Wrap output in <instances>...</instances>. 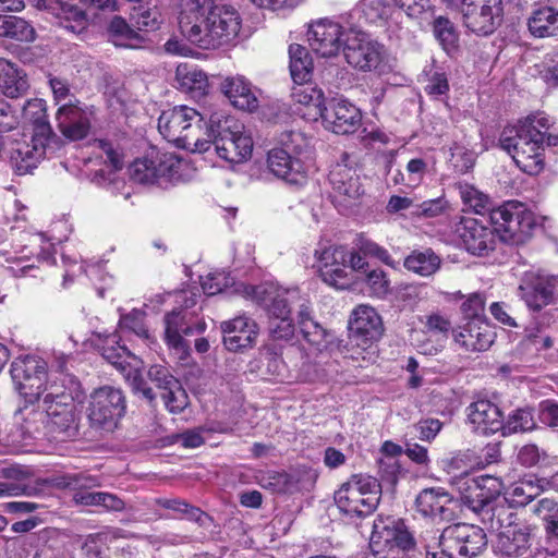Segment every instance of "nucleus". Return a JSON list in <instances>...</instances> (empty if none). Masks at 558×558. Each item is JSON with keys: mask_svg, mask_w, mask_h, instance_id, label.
<instances>
[{"mask_svg": "<svg viewBox=\"0 0 558 558\" xmlns=\"http://www.w3.org/2000/svg\"><path fill=\"white\" fill-rule=\"evenodd\" d=\"M463 496L486 529L497 531L494 550L501 557H519L530 548L529 527L515 522L517 514L506 500H497L501 484L493 476L468 480Z\"/></svg>", "mask_w": 558, "mask_h": 558, "instance_id": "obj_1", "label": "nucleus"}, {"mask_svg": "<svg viewBox=\"0 0 558 558\" xmlns=\"http://www.w3.org/2000/svg\"><path fill=\"white\" fill-rule=\"evenodd\" d=\"M493 229L475 219H466L459 229L461 241L468 252L483 256L495 248L496 234L502 242L520 243L530 233L532 219L522 205L509 202L490 210Z\"/></svg>", "mask_w": 558, "mask_h": 558, "instance_id": "obj_2", "label": "nucleus"}, {"mask_svg": "<svg viewBox=\"0 0 558 558\" xmlns=\"http://www.w3.org/2000/svg\"><path fill=\"white\" fill-rule=\"evenodd\" d=\"M499 146L523 172L536 175L545 167V146H558V133L549 117L544 113L532 114L521 121L517 130H504Z\"/></svg>", "mask_w": 558, "mask_h": 558, "instance_id": "obj_3", "label": "nucleus"}, {"mask_svg": "<svg viewBox=\"0 0 558 558\" xmlns=\"http://www.w3.org/2000/svg\"><path fill=\"white\" fill-rule=\"evenodd\" d=\"M24 114L26 119L33 121V135L29 141L13 140L7 150L9 162L17 174H25L35 169L44 159L47 149L54 143V135L47 121L46 107L41 100L28 101L24 108Z\"/></svg>", "mask_w": 558, "mask_h": 558, "instance_id": "obj_4", "label": "nucleus"}, {"mask_svg": "<svg viewBox=\"0 0 558 558\" xmlns=\"http://www.w3.org/2000/svg\"><path fill=\"white\" fill-rule=\"evenodd\" d=\"M204 150L215 145L218 156L229 162L240 163L252 156L253 140L243 123L222 112L210 114L204 131Z\"/></svg>", "mask_w": 558, "mask_h": 558, "instance_id": "obj_5", "label": "nucleus"}, {"mask_svg": "<svg viewBox=\"0 0 558 558\" xmlns=\"http://www.w3.org/2000/svg\"><path fill=\"white\" fill-rule=\"evenodd\" d=\"M241 29V16L230 5H217L195 23L183 22V36L202 49H217L234 40Z\"/></svg>", "mask_w": 558, "mask_h": 558, "instance_id": "obj_6", "label": "nucleus"}, {"mask_svg": "<svg viewBox=\"0 0 558 558\" xmlns=\"http://www.w3.org/2000/svg\"><path fill=\"white\" fill-rule=\"evenodd\" d=\"M279 146L268 151L269 171L291 185H303L307 180V140L300 132H286L280 135Z\"/></svg>", "mask_w": 558, "mask_h": 558, "instance_id": "obj_7", "label": "nucleus"}, {"mask_svg": "<svg viewBox=\"0 0 558 558\" xmlns=\"http://www.w3.org/2000/svg\"><path fill=\"white\" fill-rule=\"evenodd\" d=\"M315 266L320 279L337 290H345L355 281L354 272L366 267L365 258L338 244H322L315 252Z\"/></svg>", "mask_w": 558, "mask_h": 558, "instance_id": "obj_8", "label": "nucleus"}, {"mask_svg": "<svg viewBox=\"0 0 558 558\" xmlns=\"http://www.w3.org/2000/svg\"><path fill=\"white\" fill-rule=\"evenodd\" d=\"M203 117L195 109L187 106H177L162 111L158 119V130L169 142L178 147L194 146L196 150H204V131L201 125Z\"/></svg>", "mask_w": 558, "mask_h": 558, "instance_id": "obj_9", "label": "nucleus"}, {"mask_svg": "<svg viewBox=\"0 0 558 558\" xmlns=\"http://www.w3.org/2000/svg\"><path fill=\"white\" fill-rule=\"evenodd\" d=\"M381 494L379 482L369 475L357 474L335 493L341 512L351 517H366L378 507Z\"/></svg>", "mask_w": 558, "mask_h": 558, "instance_id": "obj_10", "label": "nucleus"}, {"mask_svg": "<svg viewBox=\"0 0 558 558\" xmlns=\"http://www.w3.org/2000/svg\"><path fill=\"white\" fill-rule=\"evenodd\" d=\"M46 428L59 440L75 437L78 432L77 413L71 393L57 384L49 386L44 397Z\"/></svg>", "mask_w": 558, "mask_h": 558, "instance_id": "obj_11", "label": "nucleus"}, {"mask_svg": "<svg viewBox=\"0 0 558 558\" xmlns=\"http://www.w3.org/2000/svg\"><path fill=\"white\" fill-rule=\"evenodd\" d=\"M181 160L173 154L151 150L130 167V175L140 184L167 187L180 179Z\"/></svg>", "mask_w": 558, "mask_h": 558, "instance_id": "obj_12", "label": "nucleus"}, {"mask_svg": "<svg viewBox=\"0 0 558 558\" xmlns=\"http://www.w3.org/2000/svg\"><path fill=\"white\" fill-rule=\"evenodd\" d=\"M458 9L463 25L477 36H488L501 24V0H441Z\"/></svg>", "mask_w": 558, "mask_h": 558, "instance_id": "obj_13", "label": "nucleus"}, {"mask_svg": "<svg viewBox=\"0 0 558 558\" xmlns=\"http://www.w3.org/2000/svg\"><path fill=\"white\" fill-rule=\"evenodd\" d=\"M126 410L122 390L104 386L96 389L89 398L87 417L90 426L104 432H113Z\"/></svg>", "mask_w": 558, "mask_h": 558, "instance_id": "obj_14", "label": "nucleus"}, {"mask_svg": "<svg viewBox=\"0 0 558 558\" xmlns=\"http://www.w3.org/2000/svg\"><path fill=\"white\" fill-rule=\"evenodd\" d=\"M10 374L20 395L31 403L36 402L44 391L48 392L52 384L47 381L46 362L35 355L14 359Z\"/></svg>", "mask_w": 558, "mask_h": 558, "instance_id": "obj_15", "label": "nucleus"}, {"mask_svg": "<svg viewBox=\"0 0 558 558\" xmlns=\"http://www.w3.org/2000/svg\"><path fill=\"white\" fill-rule=\"evenodd\" d=\"M487 545L483 527L474 524L458 523L442 530L439 546L457 558H473L482 553Z\"/></svg>", "mask_w": 558, "mask_h": 558, "instance_id": "obj_16", "label": "nucleus"}, {"mask_svg": "<svg viewBox=\"0 0 558 558\" xmlns=\"http://www.w3.org/2000/svg\"><path fill=\"white\" fill-rule=\"evenodd\" d=\"M414 545V537L402 520L378 515L374 521L369 546L375 554L386 549L392 551L395 548L405 551Z\"/></svg>", "mask_w": 558, "mask_h": 558, "instance_id": "obj_17", "label": "nucleus"}, {"mask_svg": "<svg viewBox=\"0 0 558 558\" xmlns=\"http://www.w3.org/2000/svg\"><path fill=\"white\" fill-rule=\"evenodd\" d=\"M347 62L360 71L376 70L385 54L384 47L361 32L350 29L343 46Z\"/></svg>", "mask_w": 558, "mask_h": 558, "instance_id": "obj_18", "label": "nucleus"}, {"mask_svg": "<svg viewBox=\"0 0 558 558\" xmlns=\"http://www.w3.org/2000/svg\"><path fill=\"white\" fill-rule=\"evenodd\" d=\"M384 332V324L377 311L369 305L356 306L349 319V338L352 345L372 349Z\"/></svg>", "mask_w": 558, "mask_h": 558, "instance_id": "obj_19", "label": "nucleus"}, {"mask_svg": "<svg viewBox=\"0 0 558 558\" xmlns=\"http://www.w3.org/2000/svg\"><path fill=\"white\" fill-rule=\"evenodd\" d=\"M347 34L343 27L329 19H320L311 23L307 40L314 52L324 58L336 56L344 46Z\"/></svg>", "mask_w": 558, "mask_h": 558, "instance_id": "obj_20", "label": "nucleus"}, {"mask_svg": "<svg viewBox=\"0 0 558 558\" xmlns=\"http://www.w3.org/2000/svg\"><path fill=\"white\" fill-rule=\"evenodd\" d=\"M220 330L223 345L230 352H243L252 349L258 335L257 324L245 315L222 322Z\"/></svg>", "mask_w": 558, "mask_h": 558, "instance_id": "obj_21", "label": "nucleus"}, {"mask_svg": "<svg viewBox=\"0 0 558 558\" xmlns=\"http://www.w3.org/2000/svg\"><path fill=\"white\" fill-rule=\"evenodd\" d=\"M327 129L337 134L353 133L361 124L362 114L356 106L344 98H333L320 116Z\"/></svg>", "mask_w": 558, "mask_h": 558, "instance_id": "obj_22", "label": "nucleus"}, {"mask_svg": "<svg viewBox=\"0 0 558 558\" xmlns=\"http://www.w3.org/2000/svg\"><path fill=\"white\" fill-rule=\"evenodd\" d=\"M92 111L80 102L65 104L56 113V121L62 135L71 141H80L90 130Z\"/></svg>", "mask_w": 558, "mask_h": 558, "instance_id": "obj_23", "label": "nucleus"}, {"mask_svg": "<svg viewBox=\"0 0 558 558\" xmlns=\"http://www.w3.org/2000/svg\"><path fill=\"white\" fill-rule=\"evenodd\" d=\"M554 278L532 271L524 274L519 286L520 298L533 311H539L550 304L554 299Z\"/></svg>", "mask_w": 558, "mask_h": 558, "instance_id": "obj_24", "label": "nucleus"}, {"mask_svg": "<svg viewBox=\"0 0 558 558\" xmlns=\"http://www.w3.org/2000/svg\"><path fill=\"white\" fill-rule=\"evenodd\" d=\"M456 343L468 352H483L495 341V331L488 322L464 323L452 330Z\"/></svg>", "mask_w": 558, "mask_h": 558, "instance_id": "obj_25", "label": "nucleus"}, {"mask_svg": "<svg viewBox=\"0 0 558 558\" xmlns=\"http://www.w3.org/2000/svg\"><path fill=\"white\" fill-rule=\"evenodd\" d=\"M206 329L205 322H198L195 327L187 324L186 314L183 312H171L165 317V341L169 348L177 351L183 359L187 354V345L182 335L201 333Z\"/></svg>", "mask_w": 558, "mask_h": 558, "instance_id": "obj_26", "label": "nucleus"}, {"mask_svg": "<svg viewBox=\"0 0 558 558\" xmlns=\"http://www.w3.org/2000/svg\"><path fill=\"white\" fill-rule=\"evenodd\" d=\"M468 418L476 433L488 435L502 432V413L495 403L487 399L472 402L468 407Z\"/></svg>", "mask_w": 558, "mask_h": 558, "instance_id": "obj_27", "label": "nucleus"}, {"mask_svg": "<svg viewBox=\"0 0 558 558\" xmlns=\"http://www.w3.org/2000/svg\"><path fill=\"white\" fill-rule=\"evenodd\" d=\"M23 241H27L26 244H14L10 251H5V262L9 264L7 270L14 277H26L33 276L32 272L36 270L34 263L28 264L31 256L35 255V246H39L43 242L41 234H23Z\"/></svg>", "mask_w": 558, "mask_h": 558, "instance_id": "obj_28", "label": "nucleus"}, {"mask_svg": "<svg viewBox=\"0 0 558 558\" xmlns=\"http://www.w3.org/2000/svg\"><path fill=\"white\" fill-rule=\"evenodd\" d=\"M221 88L230 102L240 110L252 112L259 106L257 89L244 76L225 78Z\"/></svg>", "mask_w": 558, "mask_h": 558, "instance_id": "obj_29", "label": "nucleus"}, {"mask_svg": "<svg viewBox=\"0 0 558 558\" xmlns=\"http://www.w3.org/2000/svg\"><path fill=\"white\" fill-rule=\"evenodd\" d=\"M291 299H298L300 302L298 311V324L304 339L318 349L326 345L327 332L311 316L310 302L305 295H302L299 289L288 292Z\"/></svg>", "mask_w": 558, "mask_h": 558, "instance_id": "obj_30", "label": "nucleus"}, {"mask_svg": "<svg viewBox=\"0 0 558 558\" xmlns=\"http://www.w3.org/2000/svg\"><path fill=\"white\" fill-rule=\"evenodd\" d=\"M425 328L423 331L425 338L421 339V354H436L444 347L451 324L444 316L435 314L427 318Z\"/></svg>", "mask_w": 558, "mask_h": 558, "instance_id": "obj_31", "label": "nucleus"}, {"mask_svg": "<svg viewBox=\"0 0 558 558\" xmlns=\"http://www.w3.org/2000/svg\"><path fill=\"white\" fill-rule=\"evenodd\" d=\"M294 84L291 96L295 102L307 109L304 116L311 120L320 118L327 106L323 90L310 81Z\"/></svg>", "mask_w": 558, "mask_h": 558, "instance_id": "obj_32", "label": "nucleus"}, {"mask_svg": "<svg viewBox=\"0 0 558 558\" xmlns=\"http://www.w3.org/2000/svg\"><path fill=\"white\" fill-rule=\"evenodd\" d=\"M329 182L335 197L356 199L363 193L360 179L355 171L342 165H336L329 172Z\"/></svg>", "mask_w": 558, "mask_h": 558, "instance_id": "obj_33", "label": "nucleus"}, {"mask_svg": "<svg viewBox=\"0 0 558 558\" xmlns=\"http://www.w3.org/2000/svg\"><path fill=\"white\" fill-rule=\"evenodd\" d=\"M80 3L81 0H56L53 8L60 25L74 34H81L88 25L87 15Z\"/></svg>", "mask_w": 558, "mask_h": 558, "instance_id": "obj_34", "label": "nucleus"}, {"mask_svg": "<svg viewBox=\"0 0 558 558\" xmlns=\"http://www.w3.org/2000/svg\"><path fill=\"white\" fill-rule=\"evenodd\" d=\"M2 477L8 486L13 488L10 490L13 497L35 496L40 490L33 472L26 466L4 468L2 469Z\"/></svg>", "mask_w": 558, "mask_h": 558, "instance_id": "obj_35", "label": "nucleus"}, {"mask_svg": "<svg viewBox=\"0 0 558 558\" xmlns=\"http://www.w3.org/2000/svg\"><path fill=\"white\" fill-rule=\"evenodd\" d=\"M293 289L294 288L277 290L276 292H272L268 291L265 287H257L254 289V292L258 296L262 294H267L266 298L262 299V302L270 318H276L290 316L292 307L299 308L300 302L298 299H291L288 294V292Z\"/></svg>", "mask_w": 558, "mask_h": 558, "instance_id": "obj_36", "label": "nucleus"}, {"mask_svg": "<svg viewBox=\"0 0 558 558\" xmlns=\"http://www.w3.org/2000/svg\"><path fill=\"white\" fill-rule=\"evenodd\" d=\"M109 40L120 48L138 49L143 47L145 37L134 31L124 19L114 16L108 26Z\"/></svg>", "mask_w": 558, "mask_h": 558, "instance_id": "obj_37", "label": "nucleus"}, {"mask_svg": "<svg viewBox=\"0 0 558 558\" xmlns=\"http://www.w3.org/2000/svg\"><path fill=\"white\" fill-rule=\"evenodd\" d=\"M532 36L545 38L558 34V11L551 7H541L532 12L527 20Z\"/></svg>", "mask_w": 558, "mask_h": 558, "instance_id": "obj_38", "label": "nucleus"}, {"mask_svg": "<svg viewBox=\"0 0 558 558\" xmlns=\"http://www.w3.org/2000/svg\"><path fill=\"white\" fill-rule=\"evenodd\" d=\"M449 501L448 495L444 492L424 488L421 490V515L430 518L433 522H441L447 518L446 505Z\"/></svg>", "mask_w": 558, "mask_h": 558, "instance_id": "obj_39", "label": "nucleus"}, {"mask_svg": "<svg viewBox=\"0 0 558 558\" xmlns=\"http://www.w3.org/2000/svg\"><path fill=\"white\" fill-rule=\"evenodd\" d=\"M28 87L24 71L8 60L0 81L1 94L8 98H19L26 94Z\"/></svg>", "mask_w": 558, "mask_h": 558, "instance_id": "obj_40", "label": "nucleus"}, {"mask_svg": "<svg viewBox=\"0 0 558 558\" xmlns=\"http://www.w3.org/2000/svg\"><path fill=\"white\" fill-rule=\"evenodd\" d=\"M290 73L294 83H304L310 81L313 62L307 49L299 44H292L289 47Z\"/></svg>", "mask_w": 558, "mask_h": 558, "instance_id": "obj_41", "label": "nucleus"}, {"mask_svg": "<svg viewBox=\"0 0 558 558\" xmlns=\"http://www.w3.org/2000/svg\"><path fill=\"white\" fill-rule=\"evenodd\" d=\"M554 344L553 338L539 328L525 329L524 335L518 343L517 350L526 356H536L542 351L550 349Z\"/></svg>", "mask_w": 558, "mask_h": 558, "instance_id": "obj_42", "label": "nucleus"}, {"mask_svg": "<svg viewBox=\"0 0 558 558\" xmlns=\"http://www.w3.org/2000/svg\"><path fill=\"white\" fill-rule=\"evenodd\" d=\"M25 404L20 407L14 413V424L21 428L23 437H32L39 430L44 418V412L34 407L35 402L24 399Z\"/></svg>", "mask_w": 558, "mask_h": 558, "instance_id": "obj_43", "label": "nucleus"}, {"mask_svg": "<svg viewBox=\"0 0 558 558\" xmlns=\"http://www.w3.org/2000/svg\"><path fill=\"white\" fill-rule=\"evenodd\" d=\"M433 34L447 53L457 51L459 47V33L454 24L446 16H437L432 23Z\"/></svg>", "mask_w": 558, "mask_h": 558, "instance_id": "obj_44", "label": "nucleus"}, {"mask_svg": "<svg viewBox=\"0 0 558 558\" xmlns=\"http://www.w3.org/2000/svg\"><path fill=\"white\" fill-rule=\"evenodd\" d=\"M180 87L186 92L201 90L207 85L206 74L194 65L181 63L175 71Z\"/></svg>", "mask_w": 558, "mask_h": 558, "instance_id": "obj_45", "label": "nucleus"}, {"mask_svg": "<svg viewBox=\"0 0 558 558\" xmlns=\"http://www.w3.org/2000/svg\"><path fill=\"white\" fill-rule=\"evenodd\" d=\"M426 75V85L424 87L426 94L434 98L446 95L449 92V83L447 71L444 66L437 65L433 60L429 69L424 70Z\"/></svg>", "mask_w": 558, "mask_h": 558, "instance_id": "obj_46", "label": "nucleus"}, {"mask_svg": "<svg viewBox=\"0 0 558 558\" xmlns=\"http://www.w3.org/2000/svg\"><path fill=\"white\" fill-rule=\"evenodd\" d=\"M486 298L483 293L469 294L460 305L462 318L465 323L487 322L485 317Z\"/></svg>", "mask_w": 558, "mask_h": 558, "instance_id": "obj_47", "label": "nucleus"}, {"mask_svg": "<svg viewBox=\"0 0 558 558\" xmlns=\"http://www.w3.org/2000/svg\"><path fill=\"white\" fill-rule=\"evenodd\" d=\"M215 0H182L181 11L179 14V26L183 33V22L195 23L197 19L216 8Z\"/></svg>", "mask_w": 558, "mask_h": 558, "instance_id": "obj_48", "label": "nucleus"}, {"mask_svg": "<svg viewBox=\"0 0 558 558\" xmlns=\"http://www.w3.org/2000/svg\"><path fill=\"white\" fill-rule=\"evenodd\" d=\"M535 427V421L531 409L523 408L513 411L508 420L504 422L502 435L518 432H529Z\"/></svg>", "mask_w": 558, "mask_h": 558, "instance_id": "obj_49", "label": "nucleus"}, {"mask_svg": "<svg viewBox=\"0 0 558 558\" xmlns=\"http://www.w3.org/2000/svg\"><path fill=\"white\" fill-rule=\"evenodd\" d=\"M355 248L357 250L356 253L360 255L362 254L364 256L375 257L392 268L397 267V264L391 259L386 248L381 247L363 234H360L356 238Z\"/></svg>", "mask_w": 558, "mask_h": 558, "instance_id": "obj_50", "label": "nucleus"}, {"mask_svg": "<svg viewBox=\"0 0 558 558\" xmlns=\"http://www.w3.org/2000/svg\"><path fill=\"white\" fill-rule=\"evenodd\" d=\"M450 150L451 156L449 162L456 172L463 174L474 167L476 155L465 145L454 143Z\"/></svg>", "mask_w": 558, "mask_h": 558, "instance_id": "obj_51", "label": "nucleus"}, {"mask_svg": "<svg viewBox=\"0 0 558 558\" xmlns=\"http://www.w3.org/2000/svg\"><path fill=\"white\" fill-rule=\"evenodd\" d=\"M534 512L546 522V530L558 536V504L549 498L538 500Z\"/></svg>", "mask_w": 558, "mask_h": 558, "instance_id": "obj_52", "label": "nucleus"}, {"mask_svg": "<svg viewBox=\"0 0 558 558\" xmlns=\"http://www.w3.org/2000/svg\"><path fill=\"white\" fill-rule=\"evenodd\" d=\"M165 407L171 413H181L189 405V396L180 381L161 392Z\"/></svg>", "mask_w": 558, "mask_h": 558, "instance_id": "obj_53", "label": "nucleus"}, {"mask_svg": "<svg viewBox=\"0 0 558 558\" xmlns=\"http://www.w3.org/2000/svg\"><path fill=\"white\" fill-rule=\"evenodd\" d=\"M7 37L20 41H33L36 37L34 27L24 19L10 15Z\"/></svg>", "mask_w": 558, "mask_h": 558, "instance_id": "obj_54", "label": "nucleus"}, {"mask_svg": "<svg viewBox=\"0 0 558 558\" xmlns=\"http://www.w3.org/2000/svg\"><path fill=\"white\" fill-rule=\"evenodd\" d=\"M362 11L371 23L387 20L392 13V7L387 0H363Z\"/></svg>", "mask_w": 558, "mask_h": 558, "instance_id": "obj_55", "label": "nucleus"}, {"mask_svg": "<svg viewBox=\"0 0 558 558\" xmlns=\"http://www.w3.org/2000/svg\"><path fill=\"white\" fill-rule=\"evenodd\" d=\"M461 198L465 205L476 214H484L489 209L488 196L471 185H464L460 190Z\"/></svg>", "mask_w": 558, "mask_h": 558, "instance_id": "obj_56", "label": "nucleus"}, {"mask_svg": "<svg viewBox=\"0 0 558 558\" xmlns=\"http://www.w3.org/2000/svg\"><path fill=\"white\" fill-rule=\"evenodd\" d=\"M119 325L121 329L130 330L140 338H149L148 330L144 324V313L142 311L133 310L129 314L121 316Z\"/></svg>", "mask_w": 558, "mask_h": 558, "instance_id": "obj_57", "label": "nucleus"}, {"mask_svg": "<svg viewBox=\"0 0 558 558\" xmlns=\"http://www.w3.org/2000/svg\"><path fill=\"white\" fill-rule=\"evenodd\" d=\"M95 146L101 151V157H105V162L108 163L112 170L118 171L122 169L123 154L119 146L107 140H97Z\"/></svg>", "mask_w": 558, "mask_h": 558, "instance_id": "obj_58", "label": "nucleus"}, {"mask_svg": "<svg viewBox=\"0 0 558 558\" xmlns=\"http://www.w3.org/2000/svg\"><path fill=\"white\" fill-rule=\"evenodd\" d=\"M232 283V278H230L223 271H217L208 274L202 280V289L207 295H216L223 292L225 289H227Z\"/></svg>", "mask_w": 558, "mask_h": 558, "instance_id": "obj_59", "label": "nucleus"}, {"mask_svg": "<svg viewBox=\"0 0 558 558\" xmlns=\"http://www.w3.org/2000/svg\"><path fill=\"white\" fill-rule=\"evenodd\" d=\"M159 12L156 8L138 7L134 10L132 20L138 29L151 31L158 27Z\"/></svg>", "mask_w": 558, "mask_h": 558, "instance_id": "obj_60", "label": "nucleus"}, {"mask_svg": "<svg viewBox=\"0 0 558 558\" xmlns=\"http://www.w3.org/2000/svg\"><path fill=\"white\" fill-rule=\"evenodd\" d=\"M545 459V451L541 450L536 445L533 444L524 445L519 449L517 454L518 462L525 468L538 465Z\"/></svg>", "mask_w": 558, "mask_h": 558, "instance_id": "obj_61", "label": "nucleus"}, {"mask_svg": "<svg viewBox=\"0 0 558 558\" xmlns=\"http://www.w3.org/2000/svg\"><path fill=\"white\" fill-rule=\"evenodd\" d=\"M59 485L72 488L75 492L77 490H84L86 488H92L100 485L99 480L96 476L80 473V474H72L66 475L62 477Z\"/></svg>", "mask_w": 558, "mask_h": 558, "instance_id": "obj_62", "label": "nucleus"}, {"mask_svg": "<svg viewBox=\"0 0 558 558\" xmlns=\"http://www.w3.org/2000/svg\"><path fill=\"white\" fill-rule=\"evenodd\" d=\"M148 378L162 392L179 381L163 365H153L148 369Z\"/></svg>", "mask_w": 558, "mask_h": 558, "instance_id": "obj_63", "label": "nucleus"}, {"mask_svg": "<svg viewBox=\"0 0 558 558\" xmlns=\"http://www.w3.org/2000/svg\"><path fill=\"white\" fill-rule=\"evenodd\" d=\"M269 330L276 340H290L294 335V325L290 316L270 318Z\"/></svg>", "mask_w": 558, "mask_h": 558, "instance_id": "obj_64", "label": "nucleus"}]
</instances>
